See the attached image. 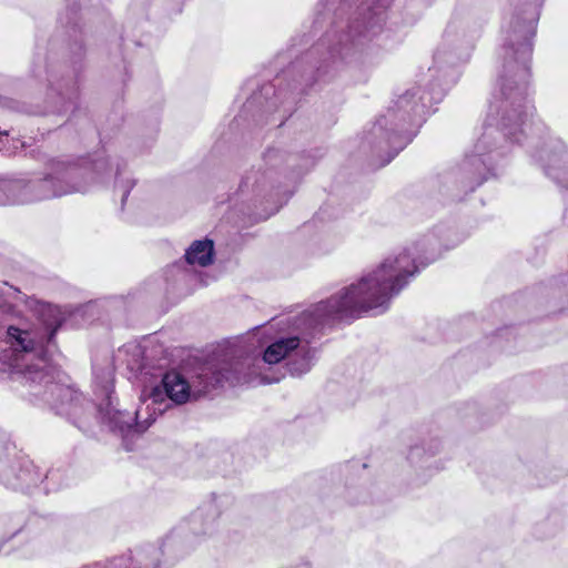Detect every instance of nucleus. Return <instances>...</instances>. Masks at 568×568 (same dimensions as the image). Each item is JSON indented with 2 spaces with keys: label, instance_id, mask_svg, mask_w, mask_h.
I'll return each mask as SVG.
<instances>
[{
  "label": "nucleus",
  "instance_id": "7ed1b4c3",
  "mask_svg": "<svg viewBox=\"0 0 568 568\" xmlns=\"http://www.w3.org/2000/svg\"><path fill=\"white\" fill-rule=\"evenodd\" d=\"M186 260L190 264L206 266L213 261V243L211 241L194 242L186 252Z\"/></svg>",
  "mask_w": 568,
  "mask_h": 568
},
{
  "label": "nucleus",
  "instance_id": "f03ea898",
  "mask_svg": "<svg viewBox=\"0 0 568 568\" xmlns=\"http://www.w3.org/2000/svg\"><path fill=\"white\" fill-rule=\"evenodd\" d=\"M163 386L169 398L178 404H183L191 397L189 382L176 372H170L164 376Z\"/></svg>",
  "mask_w": 568,
  "mask_h": 568
},
{
  "label": "nucleus",
  "instance_id": "20e7f679",
  "mask_svg": "<svg viewBox=\"0 0 568 568\" xmlns=\"http://www.w3.org/2000/svg\"><path fill=\"white\" fill-rule=\"evenodd\" d=\"M297 347V341L295 338H288L286 341L276 342L267 347L264 353V361L268 364L278 363L286 356L288 351Z\"/></svg>",
  "mask_w": 568,
  "mask_h": 568
},
{
  "label": "nucleus",
  "instance_id": "39448f33",
  "mask_svg": "<svg viewBox=\"0 0 568 568\" xmlns=\"http://www.w3.org/2000/svg\"><path fill=\"white\" fill-rule=\"evenodd\" d=\"M8 335L11 339L16 341L13 345L17 348L20 347L23 351H30L32 348V339L30 338L29 332L21 331L17 327H9Z\"/></svg>",
  "mask_w": 568,
  "mask_h": 568
},
{
  "label": "nucleus",
  "instance_id": "f257e3e1",
  "mask_svg": "<svg viewBox=\"0 0 568 568\" xmlns=\"http://www.w3.org/2000/svg\"><path fill=\"white\" fill-rule=\"evenodd\" d=\"M410 264L406 254L387 260L372 276L349 286L342 294L334 310L343 312L356 307L372 308L382 305L388 294L397 290L399 281L414 273Z\"/></svg>",
  "mask_w": 568,
  "mask_h": 568
}]
</instances>
